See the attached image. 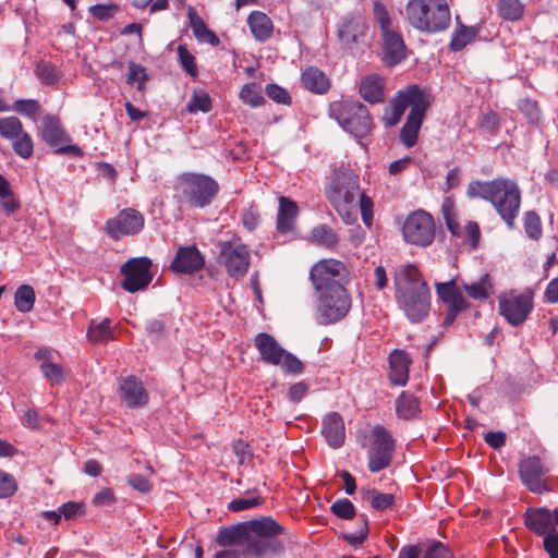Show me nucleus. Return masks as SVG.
<instances>
[{
    "instance_id": "1",
    "label": "nucleus",
    "mask_w": 558,
    "mask_h": 558,
    "mask_svg": "<svg viewBox=\"0 0 558 558\" xmlns=\"http://www.w3.org/2000/svg\"><path fill=\"white\" fill-rule=\"evenodd\" d=\"M325 196L345 225L357 220L359 209L363 222L369 227L373 220V201L361 190L360 178L351 169H335L325 187Z\"/></svg>"
},
{
    "instance_id": "2",
    "label": "nucleus",
    "mask_w": 558,
    "mask_h": 558,
    "mask_svg": "<svg viewBox=\"0 0 558 558\" xmlns=\"http://www.w3.org/2000/svg\"><path fill=\"white\" fill-rule=\"evenodd\" d=\"M466 194L471 198L489 202L506 225L513 229L521 207V191L518 184L506 178L492 181H472Z\"/></svg>"
},
{
    "instance_id": "3",
    "label": "nucleus",
    "mask_w": 558,
    "mask_h": 558,
    "mask_svg": "<svg viewBox=\"0 0 558 558\" xmlns=\"http://www.w3.org/2000/svg\"><path fill=\"white\" fill-rule=\"evenodd\" d=\"M397 299L412 323L423 320L430 307V293L416 266L403 265L395 274Z\"/></svg>"
},
{
    "instance_id": "4",
    "label": "nucleus",
    "mask_w": 558,
    "mask_h": 558,
    "mask_svg": "<svg viewBox=\"0 0 558 558\" xmlns=\"http://www.w3.org/2000/svg\"><path fill=\"white\" fill-rule=\"evenodd\" d=\"M248 538L243 548L245 557L266 558L284 551V544L279 536L284 527L270 517H263L247 522Z\"/></svg>"
},
{
    "instance_id": "5",
    "label": "nucleus",
    "mask_w": 558,
    "mask_h": 558,
    "mask_svg": "<svg viewBox=\"0 0 558 558\" xmlns=\"http://www.w3.org/2000/svg\"><path fill=\"white\" fill-rule=\"evenodd\" d=\"M405 17L413 28L427 34L442 32L451 22L448 0H409Z\"/></svg>"
},
{
    "instance_id": "6",
    "label": "nucleus",
    "mask_w": 558,
    "mask_h": 558,
    "mask_svg": "<svg viewBox=\"0 0 558 558\" xmlns=\"http://www.w3.org/2000/svg\"><path fill=\"white\" fill-rule=\"evenodd\" d=\"M218 189L214 179L198 173H182L174 185L178 203L192 208H204L209 205Z\"/></svg>"
},
{
    "instance_id": "7",
    "label": "nucleus",
    "mask_w": 558,
    "mask_h": 558,
    "mask_svg": "<svg viewBox=\"0 0 558 558\" xmlns=\"http://www.w3.org/2000/svg\"><path fill=\"white\" fill-rule=\"evenodd\" d=\"M330 116L356 138L368 136L374 128L366 106L357 100L333 102L330 106Z\"/></svg>"
},
{
    "instance_id": "8",
    "label": "nucleus",
    "mask_w": 558,
    "mask_h": 558,
    "mask_svg": "<svg viewBox=\"0 0 558 558\" xmlns=\"http://www.w3.org/2000/svg\"><path fill=\"white\" fill-rule=\"evenodd\" d=\"M316 319L320 325L335 324L344 318L351 308V296L343 287L316 291Z\"/></svg>"
},
{
    "instance_id": "9",
    "label": "nucleus",
    "mask_w": 558,
    "mask_h": 558,
    "mask_svg": "<svg viewBox=\"0 0 558 558\" xmlns=\"http://www.w3.org/2000/svg\"><path fill=\"white\" fill-rule=\"evenodd\" d=\"M310 280L315 292L327 291L336 287L345 288L350 281V271L343 262L335 258H324L312 266Z\"/></svg>"
},
{
    "instance_id": "10",
    "label": "nucleus",
    "mask_w": 558,
    "mask_h": 558,
    "mask_svg": "<svg viewBox=\"0 0 558 558\" xmlns=\"http://www.w3.org/2000/svg\"><path fill=\"white\" fill-rule=\"evenodd\" d=\"M218 263L225 267L230 278H243L251 265V253L242 240L234 235L229 241H221L218 244Z\"/></svg>"
},
{
    "instance_id": "11",
    "label": "nucleus",
    "mask_w": 558,
    "mask_h": 558,
    "mask_svg": "<svg viewBox=\"0 0 558 558\" xmlns=\"http://www.w3.org/2000/svg\"><path fill=\"white\" fill-rule=\"evenodd\" d=\"M548 473L549 466L538 456L526 457L519 463L520 478L534 494L541 495L553 489L556 478Z\"/></svg>"
},
{
    "instance_id": "12",
    "label": "nucleus",
    "mask_w": 558,
    "mask_h": 558,
    "mask_svg": "<svg viewBox=\"0 0 558 558\" xmlns=\"http://www.w3.org/2000/svg\"><path fill=\"white\" fill-rule=\"evenodd\" d=\"M395 440L390 432L383 425H376L371 434L368 451V469L376 473L389 466L392 460Z\"/></svg>"
},
{
    "instance_id": "13",
    "label": "nucleus",
    "mask_w": 558,
    "mask_h": 558,
    "mask_svg": "<svg viewBox=\"0 0 558 558\" xmlns=\"http://www.w3.org/2000/svg\"><path fill=\"white\" fill-rule=\"evenodd\" d=\"M402 235L405 242L410 244L417 246L429 245L435 236L433 217L424 210L411 213L403 223Z\"/></svg>"
},
{
    "instance_id": "14",
    "label": "nucleus",
    "mask_w": 558,
    "mask_h": 558,
    "mask_svg": "<svg viewBox=\"0 0 558 558\" xmlns=\"http://www.w3.org/2000/svg\"><path fill=\"white\" fill-rule=\"evenodd\" d=\"M499 313L512 326L524 323L533 310V293L530 290L521 293L511 291L499 296Z\"/></svg>"
},
{
    "instance_id": "15",
    "label": "nucleus",
    "mask_w": 558,
    "mask_h": 558,
    "mask_svg": "<svg viewBox=\"0 0 558 558\" xmlns=\"http://www.w3.org/2000/svg\"><path fill=\"white\" fill-rule=\"evenodd\" d=\"M429 95L417 85H410L404 92H400L389 106L386 107L383 121L386 126L398 124L408 107L414 108L415 104L424 102Z\"/></svg>"
},
{
    "instance_id": "16",
    "label": "nucleus",
    "mask_w": 558,
    "mask_h": 558,
    "mask_svg": "<svg viewBox=\"0 0 558 558\" xmlns=\"http://www.w3.org/2000/svg\"><path fill=\"white\" fill-rule=\"evenodd\" d=\"M151 262L147 257H135L129 259L121 266V274L124 276L122 288L131 293L144 290L151 281Z\"/></svg>"
},
{
    "instance_id": "17",
    "label": "nucleus",
    "mask_w": 558,
    "mask_h": 558,
    "mask_svg": "<svg viewBox=\"0 0 558 558\" xmlns=\"http://www.w3.org/2000/svg\"><path fill=\"white\" fill-rule=\"evenodd\" d=\"M144 216L134 208L122 209L116 217L106 221L105 230L114 240L134 235L144 228Z\"/></svg>"
},
{
    "instance_id": "18",
    "label": "nucleus",
    "mask_w": 558,
    "mask_h": 558,
    "mask_svg": "<svg viewBox=\"0 0 558 558\" xmlns=\"http://www.w3.org/2000/svg\"><path fill=\"white\" fill-rule=\"evenodd\" d=\"M41 138L50 147L56 148L54 153L58 155L73 154L76 156L82 155V150L76 145L61 146L62 143L69 141L65 131L62 129L60 121L57 117L46 116L43 119Z\"/></svg>"
},
{
    "instance_id": "19",
    "label": "nucleus",
    "mask_w": 558,
    "mask_h": 558,
    "mask_svg": "<svg viewBox=\"0 0 558 558\" xmlns=\"http://www.w3.org/2000/svg\"><path fill=\"white\" fill-rule=\"evenodd\" d=\"M436 292L439 299L447 306L445 316L446 325H451L456 320L459 313L470 307V303L465 300L462 291L453 280L436 283Z\"/></svg>"
},
{
    "instance_id": "20",
    "label": "nucleus",
    "mask_w": 558,
    "mask_h": 558,
    "mask_svg": "<svg viewBox=\"0 0 558 558\" xmlns=\"http://www.w3.org/2000/svg\"><path fill=\"white\" fill-rule=\"evenodd\" d=\"M119 396L130 409L143 408L148 403L149 395L141 379L128 376L119 384Z\"/></svg>"
},
{
    "instance_id": "21",
    "label": "nucleus",
    "mask_w": 558,
    "mask_h": 558,
    "mask_svg": "<svg viewBox=\"0 0 558 558\" xmlns=\"http://www.w3.org/2000/svg\"><path fill=\"white\" fill-rule=\"evenodd\" d=\"M205 265V257L196 245L181 246L170 265V269L184 275L199 271Z\"/></svg>"
},
{
    "instance_id": "22",
    "label": "nucleus",
    "mask_w": 558,
    "mask_h": 558,
    "mask_svg": "<svg viewBox=\"0 0 558 558\" xmlns=\"http://www.w3.org/2000/svg\"><path fill=\"white\" fill-rule=\"evenodd\" d=\"M429 105L430 98H427L424 102L415 104V107L410 110L400 132V140L407 147H412L416 144L418 131Z\"/></svg>"
},
{
    "instance_id": "23",
    "label": "nucleus",
    "mask_w": 558,
    "mask_h": 558,
    "mask_svg": "<svg viewBox=\"0 0 558 558\" xmlns=\"http://www.w3.org/2000/svg\"><path fill=\"white\" fill-rule=\"evenodd\" d=\"M526 527L538 536L547 537L549 534H556L554 511L547 509H527L524 514Z\"/></svg>"
},
{
    "instance_id": "24",
    "label": "nucleus",
    "mask_w": 558,
    "mask_h": 558,
    "mask_svg": "<svg viewBox=\"0 0 558 558\" xmlns=\"http://www.w3.org/2000/svg\"><path fill=\"white\" fill-rule=\"evenodd\" d=\"M367 26L360 15L345 16L339 24L338 38L342 46L351 48L365 36Z\"/></svg>"
},
{
    "instance_id": "25",
    "label": "nucleus",
    "mask_w": 558,
    "mask_h": 558,
    "mask_svg": "<svg viewBox=\"0 0 558 558\" xmlns=\"http://www.w3.org/2000/svg\"><path fill=\"white\" fill-rule=\"evenodd\" d=\"M255 347L262 360L271 365H280L284 356V349L269 333L260 332L255 337Z\"/></svg>"
},
{
    "instance_id": "26",
    "label": "nucleus",
    "mask_w": 558,
    "mask_h": 558,
    "mask_svg": "<svg viewBox=\"0 0 558 558\" xmlns=\"http://www.w3.org/2000/svg\"><path fill=\"white\" fill-rule=\"evenodd\" d=\"M411 359L403 350H393L389 355V379L392 385L405 386L409 380Z\"/></svg>"
},
{
    "instance_id": "27",
    "label": "nucleus",
    "mask_w": 558,
    "mask_h": 558,
    "mask_svg": "<svg viewBox=\"0 0 558 558\" xmlns=\"http://www.w3.org/2000/svg\"><path fill=\"white\" fill-rule=\"evenodd\" d=\"M384 59L388 65L400 63L407 57V47L402 36L392 31L383 34Z\"/></svg>"
},
{
    "instance_id": "28",
    "label": "nucleus",
    "mask_w": 558,
    "mask_h": 558,
    "mask_svg": "<svg viewBox=\"0 0 558 558\" xmlns=\"http://www.w3.org/2000/svg\"><path fill=\"white\" fill-rule=\"evenodd\" d=\"M322 433L330 447H341L345 438L344 422L341 415L336 412L328 414L323 422Z\"/></svg>"
},
{
    "instance_id": "29",
    "label": "nucleus",
    "mask_w": 558,
    "mask_h": 558,
    "mask_svg": "<svg viewBox=\"0 0 558 558\" xmlns=\"http://www.w3.org/2000/svg\"><path fill=\"white\" fill-rule=\"evenodd\" d=\"M299 214L296 203L286 196L279 197V210L277 215V229L281 233L289 232L294 227Z\"/></svg>"
},
{
    "instance_id": "30",
    "label": "nucleus",
    "mask_w": 558,
    "mask_h": 558,
    "mask_svg": "<svg viewBox=\"0 0 558 558\" xmlns=\"http://www.w3.org/2000/svg\"><path fill=\"white\" fill-rule=\"evenodd\" d=\"M248 527L247 522L239 525L221 529L217 535V544L221 547L241 545L243 548L247 544Z\"/></svg>"
},
{
    "instance_id": "31",
    "label": "nucleus",
    "mask_w": 558,
    "mask_h": 558,
    "mask_svg": "<svg viewBox=\"0 0 558 558\" xmlns=\"http://www.w3.org/2000/svg\"><path fill=\"white\" fill-rule=\"evenodd\" d=\"M360 94L362 98L369 104H378L384 101V80L377 74L365 76L360 85Z\"/></svg>"
},
{
    "instance_id": "32",
    "label": "nucleus",
    "mask_w": 558,
    "mask_h": 558,
    "mask_svg": "<svg viewBox=\"0 0 558 558\" xmlns=\"http://www.w3.org/2000/svg\"><path fill=\"white\" fill-rule=\"evenodd\" d=\"M187 17H189L190 26L193 31V34L198 41L210 44L211 46H217L219 44V38L217 37V35L207 28L205 22L197 14V12L194 10V8L189 7Z\"/></svg>"
},
{
    "instance_id": "33",
    "label": "nucleus",
    "mask_w": 558,
    "mask_h": 558,
    "mask_svg": "<svg viewBox=\"0 0 558 558\" xmlns=\"http://www.w3.org/2000/svg\"><path fill=\"white\" fill-rule=\"evenodd\" d=\"M252 35L259 41L267 40L274 29L271 20L260 11H253L247 19Z\"/></svg>"
},
{
    "instance_id": "34",
    "label": "nucleus",
    "mask_w": 558,
    "mask_h": 558,
    "mask_svg": "<svg viewBox=\"0 0 558 558\" xmlns=\"http://www.w3.org/2000/svg\"><path fill=\"white\" fill-rule=\"evenodd\" d=\"M420 400L409 391H402L396 400V413L402 420L415 418L420 413Z\"/></svg>"
},
{
    "instance_id": "35",
    "label": "nucleus",
    "mask_w": 558,
    "mask_h": 558,
    "mask_svg": "<svg viewBox=\"0 0 558 558\" xmlns=\"http://www.w3.org/2000/svg\"><path fill=\"white\" fill-rule=\"evenodd\" d=\"M303 86L314 93L323 94L329 88V80L323 71L310 66L302 73Z\"/></svg>"
},
{
    "instance_id": "36",
    "label": "nucleus",
    "mask_w": 558,
    "mask_h": 558,
    "mask_svg": "<svg viewBox=\"0 0 558 558\" xmlns=\"http://www.w3.org/2000/svg\"><path fill=\"white\" fill-rule=\"evenodd\" d=\"M497 12L506 21H519L524 13V4L520 0H497Z\"/></svg>"
},
{
    "instance_id": "37",
    "label": "nucleus",
    "mask_w": 558,
    "mask_h": 558,
    "mask_svg": "<svg viewBox=\"0 0 558 558\" xmlns=\"http://www.w3.org/2000/svg\"><path fill=\"white\" fill-rule=\"evenodd\" d=\"M463 290L471 299L484 301L489 298L493 290L490 277L488 275H485L477 282H473L470 284L465 283L463 284Z\"/></svg>"
},
{
    "instance_id": "38",
    "label": "nucleus",
    "mask_w": 558,
    "mask_h": 558,
    "mask_svg": "<svg viewBox=\"0 0 558 558\" xmlns=\"http://www.w3.org/2000/svg\"><path fill=\"white\" fill-rule=\"evenodd\" d=\"M111 320L105 318L102 322L90 324L87 336L93 343H107L113 339V332L110 327Z\"/></svg>"
},
{
    "instance_id": "39",
    "label": "nucleus",
    "mask_w": 558,
    "mask_h": 558,
    "mask_svg": "<svg viewBox=\"0 0 558 558\" xmlns=\"http://www.w3.org/2000/svg\"><path fill=\"white\" fill-rule=\"evenodd\" d=\"M477 36V29L462 25L452 34L449 43L451 51H460Z\"/></svg>"
},
{
    "instance_id": "40",
    "label": "nucleus",
    "mask_w": 558,
    "mask_h": 558,
    "mask_svg": "<svg viewBox=\"0 0 558 558\" xmlns=\"http://www.w3.org/2000/svg\"><path fill=\"white\" fill-rule=\"evenodd\" d=\"M35 303V291L28 284H22L14 294V304L21 313H28Z\"/></svg>"
},
{
    "instance_id": "41",
    "label": "nucleus",
    "mask_w": 558,
    "mask_h": 558,
    "mask_svg": "<svg viewBox=\"0 0 558 558\" xmlns=\"http://www.w3.org/2000/svg\"><path fill=\"white\" fill-rule=\"evenodd\" d=\"M263 502L262 497L254 489L247 492L245 496L233 499L228 505V509L233 512H240L246 509L255 508Z\"/></svg>"
},
{
    "instance_id": "42",
    "label": "nucleus",
    "mask_w": 558,
    "mask_h": 558,
    "mask_svg": "<svg viewBox=\"0 0 558 558\" xmlns=\"http://www.w3.org/2000/svg\"><path fill=\"white\" fill-rule=\"evenodd\" d=\"M523 227L526 235L534 241H538L543 235L542 220L538 214L533 210L526 211L523 217Z\"/></svg>"
},
{
    "instance_id": "43",
    "label": "nucleus",
    "mask_w": 558,
    "mask_h": 558,
    "mask_svg": "<svg viewBox=\"0 0 558 558\" xmlns=\"http://www.w3.org/2000/svg\"><path fill=\"white\" fill-rule=\"evenodd\" d=\"M240 98L251 107H259L265 102L262 90L255 83L245 84L240 92Z\"/></svg>"
},
{
    "instance_id": "44",
    "label": "nucleus",
    "mask_w": 558,
    "mask_h": 558,
    "mask_svg": "<svg viewBox=\"0 0 558 558\" xmlns=\"http://www.w3.org/2000/svg\"><path fill=\"white\" fill-rule=\"evenodd\" d=\"M312 236L318 244L332 247L338 243L337 233L327 225H320L313 229Z\"/></svg>"
},
{
    "instance_id": "45",
    "label": "nucleus",
    "mask_w": 558,
    "mask_h": 558,
    "mask_svg": "<svg viewBox=\"0 0 558 558\" xmlns=\"http://www.w3.org/2000/svg\"><path fill=\"white\" fill-rule=\"evenodd\" d=\"M186 109L191 113L197 111L208 112L211 109V99L207 92L203 89L195 90L191 100L189 101Z\"/></svg>"
},
{
    "instance_id": "46",
    "label": "nucleus",
    "mask_w": 558,
    "mask_h": 558,
    "mask_svg": "<svg viewBox=\"0 0 558 558\" xmlns=\"http://www.w3.org/2000/svg\"><path fill=\"white\" fill-rule=\"evenodd\" d=\"M12 147L16 155L23 159H28L34 151L33 140L29 134L22 132L15 140H12Z\"/></svg>"
},
{
    "instance_id": "47",
    "label": "nucleus",
    "mask_w": 558,
    "mask_h": 558,
    "mask_svg": "<svg viewBox=\"0 0 558 558\" xmlns=\"http://www.w3.org/2000/svg\"><path fill=\"white\" fill-rule=\"evenodd\" d=\"M23 132L22 122L16 117L0 119V134L7 140H15Z\"/></svg>"
},
{
    "instance_id": "48",
    "label": "nucleus",
    "mask_w": 558,
    "mask_h": 558,
    "mask_svg": "<svg viewBox=\"0 0 558 558\" xmlns=\"http://www.w3.org/2000/svg\"><path fill=\"white\" fill-rule=\"evenodd\" d=\"M178 57L183 70L192 77H197L198 68L196 65L195 57L189 51L185 45L178 47Z\"/></svg>"
},
{
    "instance_id": "49",
    "label": "nucleus",
    "mask_w": 558,
    "mask_h": 558,
    "mask_svg": "<svg viewBox=\"0 0 558 558\" xmlns=\"http://www.w3.org/2000/svg\"><path fill=\"white\" fill-rule=\"evenodd\" d=\"M147 80L146 69L137 64L133 61L129 62V74H128V84L134 85L137 83V89L140 92L145 90V82Z\"/></svg>"
},
{
    "instance_id": "50",
    "label": "nucleus",
    "mask_w": 558,
    "mask_h": 558,
    "mask_svg": "<svg viewBox=\"0 0 558 558\" xmlns=\"http://www.w3.org/2000/svg\"><path fill=\"white\" fill-rule=\"evenodd\" d=\"M12 110L25 114L32 119H36L40 111V106L37 100L34 99H21L16 100L13 106Z\"/></svg>"
},
{
    "instance_id": "51",
    "label": "nucleus",
    "mask_w": 558,
    "mask_h": 558,
    "mask_svg": "<svg viewBox=\"0 0 558 558\" xmlns=\"http://www.w3.org/2000/svg\"><path fill=\"white\" fill-rule=\"evenodd\" d=\"M373 12H374L375 20L379 24V27L381 29V34L392 31L391 17L389 15L388 10L386 9V7L383 3L375 2Z\"/></svg>"
},
{
    "instance_id": "52",
    "label": "nucleus",
    "mask_w": 558,
    "mask_h": 558,
    "mask_svg": "<svg viewBox=\"0 0 558 558\" xmlns=\"http://www.w3.org/2000/svg\"><path fill=\"white\" fill-rule=\"evenodd\" d=\"M119 11L116 3L95 4L89 8V13L99 21H108L112 19Z\"/></svg>"
},
{
    "instance_id": "53",
    "label": "nucleus",
    "mask_w": 558,
    "mask_h": 558,
    "mask_svg": "<svg viewBox=\"0 0 558 558\" xmlns=\"http://www.w3.org/2000/svg\"><path fill=\"white\" fill-rule=\"evenodd\" d=\"M40 371L44 374V376L53 384H61L64 381V371L62 365L60 364H40Z\"/></svg>"
},
{
    "instance_id": "54",
    "label": "nucleus",
    "mask_w": 558,
    "mask_h": 558,
    "mask_svg": "<svg viewBox=\"0 0 558 558\" xmlns=\"http://www.w3.org/2000/svg\"><path fill=\"white\" fill-rule=\"evenodd\" d=\"M17 484L15 478L0 470V498H8L15 494Z\"/></svg>"
},
{
    "instance_id": "55",
    "label": "nucleus",
    "mask_w": 558,
    "mask_h": 558,
    "mask_svg": "<svg viewBox=\"0 0 558 558\" xmlns=\"http://www.w3.org/2000/svg\"><path fill=\"white\" fill-rule=\"evenodd\" d=\"M331 511L342 519H352L355 515L354 505L345 498L335 501L331 506Z\"/></svg>"
},
{
    "instance_id": "56",
    "label": "nucleus",
    "mask_w": 558,
    "mask_h": 558,
    "mask_svg": "<svg viewBox=\"0 0 558 558\" xmlns=\"http://www.w3.org/2000/svg\"><path fill=\"white\" fill-rule=\"evenodd\" d=\"M37 71L40 81L46 85H53L60 80L59 72L50 64H39Z\"/></svg>"
},
{
    "instance_id": "57",
    "label": "nucleus",
    "mask_w": 558,
    "mask_h": 558,
    "mask_svg": "<svg viewBox=\"0 0 558 558\" xmlns=\"http://www.w3.org/2000/svg\"><path fill=\"white\" fill-rule=\"evenodd\" d=\"M280 366L284 372L291 374H301L304 371L303 363L295 355L287 351H284Z\"/></svg>"
},
{
    "instance_id": "58",
    "label": "nucleus",
    "mask_w": 558,
    "mask_h": 558,
    "mask_svg": "<svg viewBox=\"0 0 558 558\" xmlns=\"http://www.w3.org/2000/svg\"><path fill=\"white\" fill-rule=\"evenodd\" d=\"M266 94L271 100L278 104L289 105L291 102L289 93L276 84H268L266 86Z\"/></svg>"
},
{
    "instance_id": "59",
    "label": "nucleus",
    "mask_w": 558,
    "mask_h": 558,
    "mask_svg": "<svg viewBox=\"0 0 558 558\" xmlns=\"http://www.w3.org/2000/svg\"><path fill=\"white\" fill-rule=\"evenodd\" d=\"M372 494V506L376 510H386L390 508L395 502V496L392 494L379 493L376 490L371 492Z\"/></svg>"
},
{
    "instance_id": "60",
    "label": "nucleus",
    "mask_w": 558,
    "mask_h": 558,
    "mask_svg": "<svg viewBox=\"0 0 558 558\" xmlns=\"http://www.w3.org/2000/svg\"><path fill=\"white\" fill-rule=\"evenodd\" d=\"M233 453L239 459V464L243 465L251 461L252 452L247 442L239 439L232 442Z\"/></svg>"
},
{
    "instance_id": "61",
    "label": "nucleus",
    "mask_w": 558,
    "mask_h": 558,
    "mask_svg": "<svg viewBox=\"0 0 558 558\" xmlns=\"http://www.w3.org/2000/svg\"><path fill=\"white\" fill-rule=\"evenodd\" d=\"M128 483L140 493L146 494L153 489V484L149 480L141 474L130 475L128 478Z\"/></svg>"
},
{
    "instance_id": "62",
    "label": "nucleus",
    "mask_w": 558,
    "mask_h": 558,
    "mask_svg": "<svg viewBox=\"0 0 558 558\" xmlns=\"http://www.w3.org/2000/svg\"><path fill=\"white\" fill-rule=\"evenodd\" d=\"M243 226L248 230H255L260 222V215L256 208L250 207L242 214Z\"/></svg>"
},
{
    "instance_id": "63",
    "label": "nucleus",
    "mask_w": 558,
    "mask_h": 558,
    "mask_svg": "<svg viewBox=\"0 0 558 558\" xmlns=\"http://www.w3.org/2000/svg\"><path fill=\"white\" fill-rule=\"evenodd\" d=\"M465 239L470 242L472 248H476L481 239L480 226L475 221H469L464 227Z\"/></svg>"
},
{
    "instance_id": "64",
    "label": "nucleus",
    "mask_w": 558,
    "mask_h": 558,
    "mask_svg": "<svg viewBox=\"0 0 558 558\" xmlns=\"http://www.w3.org/2000/svg\"><path fill=\"white\" fill-rule=\"evenodd\" d=\"M424 558H452V555L441 543H435L426 549Z\"/></svg>"
}]
</instances>
